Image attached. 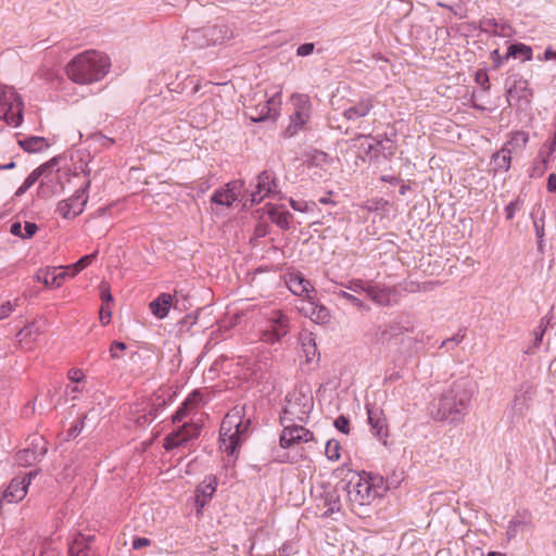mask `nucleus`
Listing matches in <instances>:
<instances>
[{
  "label": "nucleus",
  "mask_w": 556,
  "mask_h": 556,
  "mask_svg": "<svg viewBox=\"0 0 556 556\" xmlns=\"http://www.w3.org/2000/svg\"><path fill=\"white\" fill-rule=\"evenodd\" d=\"M58 212L64 218H74L75 217V216H72L73 211L71 207V203L67 200H63L58 204Z\"/></svg>",
  "instance_id": "nucleus-45"
},
{
  "label": "nucleus",
  "mask_w": 556,
  "mask_h": 556,
  "mask_svg": "<svg viewBox=\"0 0 556 556\" xmlns=\"http://www.w3.org/2000/svg\"><path fill=\"white\" fill-rule=\"evenodd\" d=\"M96 138H98L101 146L104 148H110L114 143V139L103 136L101 134L96 135Z\"/></svg>",
  "instance_id": "nucleus-62"
},
{
  "label": "nucleus",
  "mask_w": 556,
  "mask_h": 556,
  "mask_svg": "<svg viewBox=\"0 0 556 556\" xmlns=\"http://www.w3.org/2000/svg\"><path fill=\"white\" fill-rule=\"evenodd\" d=\"M290 205L294 211H299V212H305V211H307V207H308V204L306 202L296 201L293 199L290 200Z\"/></svg>",
  "instance_id": "nucleus-57"
},
{
  "label": "nucleus",
  "mask_w": 556,
  "mask_h": 556,
  "mask_svg": "<svg viewBox=\"0 0 556 556\" xmlns=\"http://www.w3.org/2000/svg\"><path fill=\"white\" fill-rule=\"evenodd\" d=\"M527 526H528V521H526L525 519L513 518L507 525V529H506L507 539L509 541L515 540L517 538V535L519 534V532L523 531Z\"/></svg>",
  "instance_id": "nucleus-32"
},
{
  "label": "nucleus",
  "mask_w": 556,
  "mask_h": 556,
  "mask_svg": "<svg viewBox=\"0 0 556 556\" xmlns=\"http://www.w3.org/2000/svg\"><path fill=\"white\" fill-rule=\"evenodd\" d=\"M271 215V219L281 228H288L289 227V218H290V213L288 212H282V213H279L278 216L276 217L274 213L270 214Z\"/></svg>",
  "instance_id": "nucleus-48"
},
{
  "label": "nucleus",
  "mask_w": 556,
  "mask_h": 556,
  "mask_svg": "<svg viewBox=\"0 0 556 556\" xmlns=\"http://www.w3.org/2000/svg\"><path fill=\"white\" fill-rule=\"evenodd\" d=\"M378 482H381V479L378 477L354 473L349 482L345 483L343 490L346 492L353 507L366 506L371 504L378 496H381L383 489Z\"/></svg>",
  "instance_id": "nucleus-6"
},
{
  "label": "nucleus",
  "mask_w": 556,
  "mask_h": 556,
  "mask_svg": "<svg viewBox=\"0 0 556 556\" xmlns=\"http://www.w3.org/2000/svg\"><path fill=\"white\" fill-rule=\"evenodd\" d=\"M547 190L556 193V174H549L547 178Z\"/></svg>",
  "instance_id": "nucleus-64"
},
{
  "label": "nucleus",
  "mask_w": 556,
  "mask_h": 556,
  "mask_svg": "<svg viewBox=\"0 0 556 556\" xmlns=\"http://www.w3.org/2000/svg\"><path fill=\"white\" fill-rule=\"evenodd\" d=\"M54 165V160L45 163L43 165L34 169L25 180H27L30 186H33L40 177H43L45 181H52L53 177L56 175L53 173L52 167Z\"/></svg>",
  "instance_id": "nucleus-25"
},
{
  "label": "nucleus",
  "mask_w": 556,
  "mask_h": 556,
  "mask_svg": "<svg viewBox=\"0 0 556 556\" xmlns=\"http://www.w3.org/2000/svg\"><path fill=\"white\" fill-rule=\"evenodd\" d=\"M0 119L17 127L23 121V101L11 86L0 85Z\"/></svg>",
  "instance_id": "nucleus-7"
},
{
  "label": "nucleus",
  "mask_w": 556,
  "mask_h": 556,
  "mask_svg": "<svg viewBox=\"0 0 556 556\" xmlns=\"http://www.w3.org/2000/svg\"><path fill=\"white\" fill-rule=\"evenodd\" d=\"M84 378V372L80 369L73 368L68 371V379L73 382H79Z\"/></svg>",
  "instance_id": "nucleus-56"
},
{
  "label": "nucleus",
  "mask_w": 556,
  "mask_h": 556,
  "mask_svg": "<svg viewBox=\"0 0 556 556\" xmlns=\"http://www.w3.org/2000/svg\"><path fill=\"white\" fill-rule=\"evenodd\" d=\"M368 286H369V282L363 281L362 279H353L348 282L345 288L355 293H366L367 294Z\"/></svg>",
  "instance_id": "nucleus-37"
},
{
  "label": "nucleus",
  "mask_w": 556,
  "mask_h": 556,
  "mask_svg": "<svg viewBox=\"0 0 556 556\" xmlns=\"http://www.w3.org/2000/svg\"><path fill=\"white\" fill-rule=\"evenodd\" d=\"M511 161V149L508 146H504L500 151L493 154L491 164L495 172L503 170L507 172L510 168Z\"/></svg>",
  "instance_id": "nucleus-23"
},
{
  "label": "nucleus",
  "mask_w": 556,
  "mask_h": 556,
  "mask_svg": "<svg viewBox=\"0 0 556 556\" xmlns=\"http://www.w3.org/2000/svg\"><path fill=\"white\" fill-rule=\"evenodd\" d=\"M520 89L522 93L519 96L520 98H527L528 96H532V91L528 89V81L527 80H518L514 88H510L508 90V93L511 94L514 90Z\"/></svg>",
  "instance_id": "nucleus-46"
},
{
  "label": "nucleus",
  "mask_w": 556,
  "mask_h": 556,
  "mask_svg": "<svg viewBox=\"0 0 556 556\" xmlns=\"http://www.w3.org/2000/svg\"><path fill=\"white\" fill-rule=\"evenodd\" d=\"M253 101L258 102L253 106H245V115L253 122H262L267 118H274L277 115L281 104L280 93L276 92L271 96L267 93H256Z\"/></svg>",
  "instance_id": "nucleus-9"
},
{
  "label": "nucleus",
  "mask_w": 556,
  "mask_h": 556,
  "mask_svg": "<svg viewBox=\"0 0 556 556\" xmlns=\"http://www.w3.org/2000/svg\"><path fill=\"white\" fill-rule=\"evenodd\" d=\"M111 67L110 58L97 50L76 55L66 65V75L75 84L91 85L102 80Z\"/></svg>",
  "instance_id": "nucleus-3"
},
{
  "label": "nucleus",
  "mask_w": 556,
  "mask_h": 556,
  "mask_svg": "<svg viewBox=\"0 0 556 556\" xmlns=\"http://www.w3.org/2000/svg\"><path fill=\"white\" fill-rule=\"evenodd\" d=\"M334 427L340 432H342L344 434H348L350 432V420H349V418H346L345 416H339L334 420Z\"/></svg>",
  "instance_id": "nucleus-47"
},
{
  "label": "nucleus",
  "mask_w": 556,
  "mask_h": 556,
  "mask_svg": "<svg viewBox=\"0 0 556 556\" xmlns=\"http://www.w3.org/2000/svg\"><path fill=\"white\" fill-rule=\"evenodd\" d=\"M374 102L375 99L371 96L361 98L357 102L351 103V105L343 111L344 118L356 122L367 116L375 106Z\"/></svg>",
  "instance_id": "nucleus-16"
},
{
  "label": "nucleus",
  "mask_w": 556,
  "mask_h": 556,
  "mask_svg": "<svg viewBox=\"0 0 556 556\" xmlns=\"http://www.w3.org/2000/svg\"><path fill=\"white\" fill-rule=\"evenodd\" d=\"M359 137H365L367 140H370L366 147H364V151L366 154H369L371 151H379L380 149H384L382 140L370 137V136H363L359 135Z\"/></svg>",
  "instance_id": "nucleus-40"
},
{
  "label": "nucleus",
  "mask_w": 556,
  "mask_h": 556,
  "mask_svg": "<svg viewBox=\"0 0 556 556\" xmlns=\"http://www.w3.org/2000/svg\"><path fill=\"white\" fill-rule=\"evenodd\" d=\"M10 232L13 236H16V237H20V238L23 239V227H22V224L20 222H14L13 224H11Z\"/></svg>",
  "instance_id": "nucleus-61"
},
{
  "label": "nucleus",
  "mask_w": 556,
  "mask_h": 556,
  "mask_svg": "<svg viewBox=\"0 0 556 556\" xmlns=\"http://www.w3.org/2000/svg\"><path fill=\"white\" fill-rule=\"evenodd\" d=\"M303 311L312 320L319 324L327 323L330 318V313L326 307L315 305L314 303H308V307L303 308Z\"/></svg>",
  "instance_id": "nucleus-30"
},
{
  "label": "nucleus",
  "mask_w": 556,
  "mask_h": 556,
  "mask_svg": "<svg viewBox=\"0 0 556 556\" xmlns=\"http://www.w3.org/2000/svg\"><path fill=\"white\" fill-rule=\"evenodd\" d=\"M90 187V181H87L84 187L79 188L75 194L67 201L71 203L73 211L72 216L79 215L88 201L87 190Z\"/></svg>",
  "instance_id": "nucleus-24"
},
{
  "label": "nucleus",
  "mask_w": 556,
  "mask_h": 556,
  "mask_svg": "<svg viewBox=\"0 0 556 556\" xmlns=\"http://www.w3.org/2000/svg\"><path fill=\"white\" fill-rule=\"evenodd\" d=\"M173 305V296L169 293H161L149 304V308L153 316L157 319H164Z\"/></svg>",
  "instance_id": "nucleus-20"
},
{
  "label": "nucleus",
  "mask_w": 556,
  "mask_h": 556,
  "mask_svg": "<svg viewBox=\"0 0 556 556\" xmlns=\"http://www.w3.org/2000/svg\"><path fill=\"white\" fill-rule=\"evenodd\" d=\"M290 331V319L281 311H271L266 315L264 327L260 330V340L267 344L279 342Z\"/></svg>",
  "instance_id": "nucleus-8"
},
{
  "label": "nucleus",
  "mask_w": 556,
  "mask_h": 556,
  "mask_svg": "<svg viewBox=\"0 0 556 556\" xmlns=\"http://www.w3.org/2000/svg\"><path fill=\"white\" fill-rule=\"evenodd\" d=\"M287 286L292 293L301 296H308L312 288L309 281L302 277L300 274L290 275L289 279L287 280Z\"/></svg>",
  "instance_id": "nucleus-22"
},
{
  "label": "nucleus",
  "mask_w": 556,
  "mask_h": 556,
  "mask_svg": "<svg viewBox=\"0 0 556 556\" xmlns=\"http://www.w3.org/2000/svg\"><path fill=\"white\" fill-rule=\"evenodd\" d=\"M202 400L201 393L199 391H193L181 404V406L177 409L175 415L173 416V422H180L187 416L189 408H192L198 405V403Z\"/></svg>",
  "instance_id": "nucleus-27"
},
{
  "label": "nucleus",
  "mask_w": 556,
  "mask_h": 556,
  "mask_svg": "<svg viewBox=\"0 0 556 556\" xmlns=\"http://www.w3.org/2000/svg\"><path fill=\"white\" fill-rule=\"evenodd\" d=\"M277 184L274 172L263 170L257 176L255 190L250 194V205L261 203L264 198L270 197L276 192Z\"/></svg>",
  "instance_id": "nucleus-13"
},
{
  "label": "nucleus",
  "mask_w": 556,
  "mask_h": 556,
  "mask_svg": "<svg viewBox=\"0 0 556 556\" xmlns=\"http://www.w3.org/2000/svg\"><path fill=\"white\" fill-rule=\"evenodd\" d=\"M302 345L307 361H312L313 357L316 355V343L312 338H308L307 342H303Z\"/></svg>",
  "instance_id": "nucleus-44"
},
{
  "label": "nucleus",
  "mask_w": 556,
  "mask_h": 556,
  "mask_svg": "<svg viewBox=\"0 0 556 556\" xmlns=\"http://www.w3.org/2000/svg\"><path fill=\"white\" fill-rule=\"evenodd\" d=\"M473 388L469 380L459 379L444 390L437 402L430 407L433 419L458 424L468 413Z\"/></svg>",
  "instance_id": "nucleus-1"
},
{
  "label": "nucleus",
  "mask_w": 556,
  "mask_h": 556,
  "mask_svg": "<svg viewBox=\"0 0 556 556\" xmlns=\"http://www.w3.org/2000/svg\"><path fill=\"white\" fill-rule=\"evenodd\" d=\"M529 140V135L525 131H517L513 135L509 141L504 146H508L511 149V153L516 150H521L526 147Z\"/></svg>",
  "instance_id": "nucleus-33"
},
{
  "label": "nucleus",
  "mask_w": 556,
  "mask_h": 556,
  "mask_svg": "<svg viewBox=\"0 0 556 556\" xmlns=\"http://www.w3.org/2000/svg\"><path fill=\"white\" fill-rule=\"evenodd\" d=\"M553 316L545 315L540 319L539 326L536 327L539 330L546 332L547 328L551 326Z\"/></svg>",
  "instance_id": "nucleus-55"
},
{
  "label": "nucleus",
  "mask_w": 556,
  "mask_h": 556,
  "mask_svg": "<svg viewBox=\"0 0 556 556\" xmlns=\"http://www.w3.org/2000/svg\"><path fill=\"white\" fill-rule=\"evenodd\" d=\"M68 556H97L96 552L85 541L83 535L74 540L68 549Z\"/></svg>",
  "instance_id": "nucleus-28"
},
{
  "label": "nucleus",
  "mask_w": 556,
  "mask_h": 556,
  "mask_svg": "<svg viewBox=\"0 0 556 556\" xmlns=\"http://www.w3.org/2000/svg\"><path fill=\"white\" fill-rule=\"evenodd\" d=\"M13 305L11 302L0 304V319L8 317L13 312Z\"/></svg>",
  "instance_id": "nucleus-54"
},
{
  "label": "nucleus",
  "mask_w": 556,
  "mask_h": 556,
  "mask_svg": "<svg viewBox=\"0 0 556 556\" xmlns=\"http://www.w3.org/2000/svg\"><path fill=\"white\" fill-rule=\"evenodd\" d=\"M127 349V345L121 341H113L110 346V356L113 359H119L123 357L124 351Z\"/></svg>",
  "instance_id": "nucleus-39"
},
{
  "label": "nucleus",
  "mask_w": 556,
  "mask_h": 556,
  "mask_svg": "<svg viewBox=\"0 0 556 556\" xmlns=\"http://www.w3.org/2000/svg\"><path fill=\"white\" fill-rule=\"evenodd\" d=\"M337 295L340 299H344L345 301H348L349 303H351L353 306H355L357 308L364 307V303L362 300H359L357 296H355L346 291L340 290L337 292Z\"/></svg>",
  "instance_id": "nucleus-41"
},
{
  "label": "nucleus",
  "mask_w": 556,
  "mask_h": 556,
  "mask_svg": "<svg viewBox=\"0 0 556 556\" xmlns=\"http://www.w3.org/2000/svg\"><path fill=\"white\" fill-rule=\"evenodd\" d=\"M403 333V328L399 324H390L383 327H379L376 332L377 342L381 344H390L392 340H395Z\"/></svg>",
  "instance_id": "nucleus-21"
},
{
  "label": "nucleus",
  "mask_w": 556,
  "mask_h": 556,
  "mask_svg": "<svg viewBox=\"0 0 556 556\" xmlns=\"http://www.w3.org/2000/svg\"><path fill=\"white\" fill-rule=\"evenodd\" d=\"M340 443L337 440H329L326 444L325 453L328 459L338 460L340 458Z\"/></svg>",
  "instance_id": "nucleus-35"
},
{
  "label": "nucleus",
  "mask_w": 556,
  "mask_h": 556,
  "mask_svg": "<svg viewBox=\"0 0 556 556\" xmlns=\"http://www.w3.org/2000/svg\"><path fill=\"white\" fill-rule=\"evenodd\" d=\"M533 51L530 46H527L525 43L518 42L509 45L507 48V53L503 58L505 61H507L510 58L517 59L521 58L522 61H530L532 60Z\"/></svg>",
  "instance_id": "nucleus-26"
},
{
  "label": "nucleus",
  "mask_w": 556,
  "mask_h": 556,
  "mask_svg": "<svg viewBox=\"0 0 556 556\" xmlns=\"http://www.w3.org/2000/svg\"><path fill=\"white\" fill-rule=\"evenodd\" d=\"M244 406H235L224 417L219 429L220 448L233 456L241 443L247 439L250 419H244Z\"/></svg>",
  "instance_id": "nucleus-5"
},
{
  "label": "nucleus",
  "mask_w": 556,
  "mask_h": 556,
  "mask_svg": "<svg viewBox=\"0 0 556 556\" xmlns=\"http://www.w3.org/2000/svg\"><path fill=\"white\" fill-rule=\"evenodd\" d=\"M243 186L244 184L241 180L230 181L224 188L215 190L211 201L217 205L230 206L238 200Z\"/></svg>",
  "instance_id": "nucleus-15"
},
{
  "label": "nucleus",
  "mask_w": 556,
  "mask_h": 556,
  "mask_svg": "<svg viewBox=\"0 0 556 556\" xmlns=\"http://www.w3.org/2000/svg\"><path fill=\"white\" fill-rule=\"evenodd\" d=\"M96 258V254H88L83 257H80L75 264L68 266V268L72 269L71 277H75L78 273H80L83 269H85L87 266H89L93 260Z\"/></svg>",
  "instance_id": "nucleus-34"
},
{
  "label": "nucleus",
  "mask_w": 556,
  "mask_h": 556,
  "mask_svg": "<svg viewBox=\"0 0 556 556\" xmlns=\"http://www.w3.org/2000/svg\"><path fill=\"white\" fill-rule=\"evenodd\" d=\"M101 300L103 302V305H108L113 301V296L109 290L108 287H102L101 288Z\"/></svg>",
  "instance_id": "nucleus-58"
},
{
  "label": "nucleus",
  "mask_w": 556,
  "mask_h": 556,
  "mask_svg": "<svg viewBox=\"0 0 556 556\" xmlns=\"http://www.w3.org/2000/svg\"><path fill=\"white\" fill-rule=\"evenodd\" d=\"M47 452L48 446L45 438L34 433L26 439V447L16 453L15 462L20 466L29 467L41 462Z\"/></svg>",
  "instance_id": "nucleus-11"
},
{
  "label": "nucleus",
  "mask_w": 556,
  "mask_h": 556,
  "mask_svg": "<svg viewBox=\"0 0 556 556\" xmlns=\"http://www.w3.org/2000/svg\"><path fill=\"white\" fill-rule=\"evenodd\" d=\"M217 488V481L214 477H206L203 482L197 488L195 505L198 510H201L206 503L212 498Z\"/></svg>",
  "instance_id": "nucleus-19"
},
{
  "label": "nucleus",
  "mask_w": 556,
  "mask_h": 556,
  "mask_svg": "<svg viewBox=\"0 0 556 556\" xmlns=\"http://www.w3.org/2000/svg\"><path fill=\"white\" fill-rule=\"evenodd\" d=\"M151 541L147 538H137L132 541V548L140 549L144 546L150 545Z\"/></svg>",
  "instance_id": "nucleus-60"
},
{
  "label": "nucleus",
  "mask_w": 556,
  "mask_h": 556,
  "mask_svg": "<svg viewBox=\"0 0 556 556\" xmlns=\"http://www.w3.org/2000/svg\"><path fill=\"white\" fill-rule=\"evenodd\" d=\"M38 230V226L35 223L25 222L23 228V239H30L35 236Z\"/></svg>",
  "instance_id": "nucleus-51"
},
{
  "label": "nucleus",
  "mask_w": 556,
  "mask_h": 556,
  "mask_svg": "<svg viewBox=\"0 0 556 556\" xmlns=\"http://www.w3.org/2000/svg\"><path fill=\"white\" fill-rule=\"evenodd\" d=\"M315 50V45L313 42H305L300 45L296 49V55L304 58L311 55Z\"/></svg>",
  "instance_id": "nucleus-49"
},
{
  "label": "nucleus",
  "mask_w": 556,
  "mask_h": 556,
  "mask_svg": "<svg viewBox=\"0 0 556 556\" xmlns=\"http://www.w3.org/2000/svg\"><path fill=\"white\" fill-rule=\"evenodd\" d=\"M293 112L290 115V124L286 128V134L293 137L309 121L312 112L311 99L307 94L295 93L291 97Z\"/></svg>",
  "instance_id": "nucleus-10"
},
{
  "label": "nucleus",
  "mask_w": 556,
  "mask_h": 556,
  "mask_svg": "<svg viewBox=\"0 0 556 556\" xmlns=\"http://www.w3.org/2000/svg\"><path fill=\"white\" fill-rule=\"evenodd\" d=\"M20 146L29 153L41 152L49 147L46 138L43 137H28L18 141Z\"/></svg>",
  "instance_id": "nucleus-29"
},
{
  "label": "nucleus",
  "mask_w": 556,
  "mask_h": 556,
  "mask_svg": "<svg viewBox=\"0 0 556 556\" xmlns=\"http://www.w3.org/2000/svg\"><path fill=\"white\" fill-rule=\"evenodd\" d=\"M270 357H271V352L266 351L257 357V363L263 364L264 368L266 369L268 367V361L270 359Z\"/></svg>",
  "instance_id": "nucleus-63"
},
{
  "label": "nucleus",
  "mask_w": 556,
  "mask_h": 556,
  "mask_svg": "<svg viewBox=\"0 0 556 556\" xmlns=\"http://www.w3.org/2000/svg\"><path fill=\"white\" fill-rule=\"evenodd\" d=\"M72 269L67 267H61L60 271L56 273V268L52 269L51 286L60 287L66 277H71Z\"/></svg>",
  "instance_id": "nucleus-36"
},
{
  "label": "nucleus",
  "mask_w": 556,
  "mask_h": 556,
  "mask_svg": "<svg viewBox=\"0 0 556 556\" xmlns=\"http://www.w3.org/2000/svg\"><path fill=\"white\" fill-rule=\"evenodd\" d=\"M326 502L329 505L327 513H333V511L340 510V507H341L340 500H339V495L336 494V492L328 493L326 496Z\"/></svg>",
  "instance_id": "nucleus-42"
},
{
  "label": "nucleus",
  "mask_w": 556,
  "mask_h": 556,
  "mask_svg": "<svg viewBox=\"0 0 556 556\" xmlns=\"http://www.w3.org/2000/svg\"><path fill=\"white\" fill-rule=\"evenodd\" d=\"M201 427L197 422H185L181 427L168 433L164 439V448L172 451L186 445L189 441L200 435Z\"/></svg>",
  "instance_id": "nucleus-12"
},
{
  "label": "nucleus",
  "mask_w": 556,
  "mask_h": 556,
  "mask_svg": "<svg viewBox=\"0 0 556 556\" xmlns=\"http://www.w3.org/2000/svg\"><path fill=\"white\" fill-rule=\"evenodd\" d=\"M236 36V25L224 17H217L200 28L188 29L185 40L193 48L206 49L210 47H223Z\"/></svg>",
  "instance_id": "nucleus-4"
},
{
  "label": "nucleus",
  "mask_w": 556,
  "mask_h": 556,
  "mask_svg": "<svg viewBox=\"0 0 556 556\" xmlns=\"http://www.w3.org/2000/svg\"><path fill=\"white\" fill-rule=\"evenodd\" d=\"M533 334H534L533 342L526 350V354L532 355V354H534L536 352V350L540 348V345L543 342V338H544L545 332H543L542 330H539L538 328H535L533 330Z\"/></svg>",
  "instance_id": "nucleus-38"
},
{
  "label": "nucleus",
  "mask_w": 556,
  "mask_h": 556,
  "mask_svg": "<svg viewBox=\"0 0 556 556\" xmlns=\"http://www.w3.org/2000/svg\"><path fill=\"white\" fill-rule=\"evenodd\" d=\"M464 337H465L464 334L457 333L456 336H453L452 338H448V339L442 341L440 348L446 346L450 343H453L454 345H458L463 341Z\"/></svg>",
  "instance_id": "nucleus-59"
},
{
  "label": "nucleus",
  "mask_w": 556,
  "mask_h": 556,
  "mask_svg": "<svg viewBox=\"0 0 556 556\" xmlns=\"http://www.w3.org/2000/svg\"><path fill=\"white\" fill-rule=\"evenodd\" d=\"M368 421L370 424L374 435L386 445L388 438V427L387 420L382 416V413L378 409L368 408Z\"/></svg>",
  "instance_id": "nucleus-17"
},
{
  "label": "nucleus",
  "mask_w": 556,
  "mask_h": 556,
  "mask_svg": "<svg viewBox=\"0 0 556 556\" xmlns=\"http://www.w3.org/2000/svg\"><path fill=\"white\" fill-rule=\"evenodd\" d=\"M313 407V403L305 396H298L293 400H288L287 405L282 409L280 416L283 430L279 438L281 448L293 447L300 443H306L314 439L313 432L301 425H295L294 421L304 422L308 413Z\"/></svg>",
  "instance_id": "nucleus-2"
},
{
  "label": "nucleus",
  "mask_w": 556,
  "mask_h": 556,
  "mask_svg": "<svg viewBox=\"0 0 556 556\" xmlns=\"http://www.w3.org/2000/svg\"><path fill=\"white\" fill-rule=\"evenodd\" d=\"M395 292L394 288L381 286L372 281L369 282L367 296L378 305H390L391 295Z\"/></svg>",
  "instance_id": "nucleus-18"
},
{
  "label": "nucleus",
  "mask_w": 556,
  "mask_h": 556,
  "mask_svg": "<svg viewBox=\"0 0 556 556\" xmlns=\"http://www.w3.org/2000/svg\"><path fill=\"white\" fill-rule=\"evenodd\" d=\"M483 30L490 31L493 35H498L497 27L498 24L494 18H485L481 22Z\"/></svg>",
  "instance_id": "nucleus-50"
},
{
  "label": "nucleus",
  "mask_w": 556,
  "mask_h": 556,
  "mask_svg": "<svg viewBox=\"0 0 556 556\" xmlns=\"http://www.w3.org/2000/svg\"><path fill=\"white\" fill-rule=\"evenodd\" d=\"M51 277L52 271L50 269H46L37 274V279L42 281L46 286H51Z\"/></svg>",
  "instance_id": "nucleus-53"
},
{
  "label": "nucleus",
  "mask_w": 556,
  "mask_h": 556,
  "mask_svg": "<svg viewBox=\"0 0 556 556\" xmlns=\"http://www.w3.org/2000/svg\"><path fill=\"white\" fill-rule=\"evenodd\" d=\"M112 317L111 308L108 305H102L100 311V320L103 325H106L110 323Z\"/></svg>",
  "instance_id": "nucleus-52"
},
{
  "label": "nucleus",
  "mask_w": 556,
  "mask_h": 556,
  "mask_svg": "<svg viewBox=\"0 0 556 556\" xmlns=\"http://www.w3.org/2000/svg\"><path fill=\"white\" fill-rule=\"evenodd\" d=\"M521 200L517 198L516 200L509 202L505 207V215L508 220L513 219L516 212L521 207Z\"/></svg>",
  "instance_id": "nucleus-43"
},
{
  "label": "nucleus",
  "mask_w": 556,
  "mask_h": 556,
  "mask_svg": "<svg viewBox=\"0 0 556 556\" xmlns=\"http://www.w3.org/2000/svg\"><path fill=\"white\" fill-rule=\"evenodd\" d=\"M37 473L38 471L34 470L21 478L16 477L12 479L3 493V498L9 503H17L22 501L27 493L28 485L30 484L33 478L37 476Z\"/></svg>",
  "instance_id": "nucleus-14"
},
{
  "label": "nucleus",
  "mask_w": 556,
  "mask_h": 556,
  "mask_svg": "<svg viewBox=\"0 0 556 556\" xmlns=\"http://www.w3.org/2000/svg\"><path fill=\"white\" fill-rule=\"evenodd\" d=\"M42 333L41 326L37 323H31L25 326L20 332L17 333V338L21 342L23 341H35L36 338Z\"/></svg>",
  "instance_id": "nucleus-31"
}]
</instances>
